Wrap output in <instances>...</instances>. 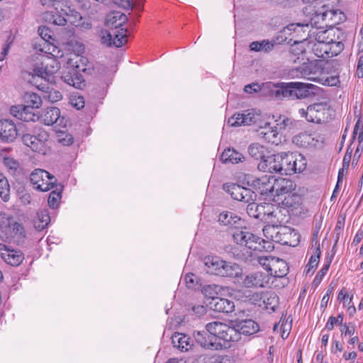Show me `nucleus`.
Returning a JSON list of instances; mask_svg holds the SVG:
<instances>
[{"label":"nucleus","instance_id":"nucleus-1","mask_svg":"<svg viewBox=\"0 0 363 363\" xmlns=\"http://www.w3.org/2000/svg\"><path fill=\"white\" fill-rule=\"evenodd\" d=\"M206 329L216 336L217 342H220V349L229 348L231 347V342L240 340V333L236 327H230L222 322L208 323L206 325Z\"/></svg>","mask_w":363,"mask_h":363},{"label":"nucleus","instance_id":"nucleus-2","mask_svg":"<svg viewBox=\"0 0 363 363\" xmlns=\"http://www.w3.org/2000/svg\"><path fill=\"white\" fill-rule=\"evenodd\" d=\"M311 32L310 24L305 20L303 23H291L284 28L279 38L284 41L289 40V43L291 41L306 42L308 38H311Z\"/></svg>","mask_w":363,"mask_h":363},{"label":"nucleus","instance_id":"nucleus-3","mask_svg":"<svg viewBox=\"0 0 363 363\" xmlns=\"http://www.w3.org/2000/svg\"><path fill=\"white\" fill-rule=\"evenodd\" d=\"M315 86L303 82L285 83V98L291 99H305L311 94H315Z\"/></svg>","mask_w":363,"mask_h":363},{"label":"nucleus","instance_id":"nucleus-4","mask_svg":"<svg viewBox=\"0 0 363 363\" xmlns=\"http://www.w3.org/2000/svg\"><path fill=\"white\" fill-rule=\"evenodd\" d=\"M60 65L57 60L47 57L40 66L36 67L34 69V74L42 79L52 84L55 82V74L60 69Z\"/></svg>","mask_w":363,"mask_h":363},{"label":"nucleus","instance_id":"nucleus-5","mask_svg":"<svg viewBox=\"0 0 363 363\" xmlns=\"http://www.w3.org/2000/svg\"><path fill=\"white\" fill-rule=\"evenodd\" d=\"M306 59L308 62L302 63L294 70L295 75L313 82L320 81L318 75L322 72V68L319 62L316 60H310L309 57Z\"/></svg>","mask_w":363,"mask_h":363},{"label":"nucleus","instance_id":"nucleus-6","mask_svg":"<svg viewBox=\"0 0 363 363\" xmlns=\"http://www.w3.org/2000/svg\"><path fill=\"white\" fill-rule=\"evenodd\" d=\"M30 182L35 189L41 191H47L54 187L56 179L45 170L35 169L30 177Z\"/></svg>","mask_w":363,"mask_h":363},{"label":"nucleus","instance_id":"nucleus-7","mask_svg":"<svg viewBox=\"0 0 363 363\" xmlns=\"http://www.w3.org/2000/svg\"><path fill=\"white\" fill-rule=\"evenodd\" d=\"M328 111L326 104L318 103L308 106L306 109L300 108L298 113L308 122L320 123L327 119L325 113Z\"/></svg>","mask_w":363,"mask_h":363},{"label":"nucleus","instance_id":"nucleus-8","mask_svg":"<svg viewBox=\"0 0 363 363\" xmlns=\"http://www.w3.org/2000/svg\"><path fill=\"white\" fill-rule=\"evenodd\" d=\"M27 105L24 106L18 115H15L19 119L24 121H35V115L30 111V108H38L42 104V99L39 95L33 92H27L24 96Z\"/></svg>","mask_w":363,"mask_h":363},{"label":"nucleus","instance_id":"nucleus-9","mask_svg":"<svg viewBox=\"0 0 363 363\" xmlns=\"http://www.w3.org/2000/svg\"><path fill=\"white\" fill-rule=\"evenodd\" d=\"M343 49L344 44L342 42L333 44L315 42L311 47L312 52L316 57L324 59L337 55Z\"/></svg>","mask_w":363,"mask_h":363},{"label":"nucleus","instance_id":"nucleus-10","mask_svg":"<svg viewBox=\"0 0 363 363\" xmlns=\"http://www.w3.org/2000/svg\"><path fill=\"white\" fill-rule=\"evenodd\" d=\"M223 189L228 192L233 199L244 203L245 201H255L257 199V194L255 191L237 184H223Z\"/></svg>","mask_w":363,"mask_h":363},{"label":"nucleus","instance_id":"nucleus-11","mask_svg":"<svg viewBox=\"0 0 363 363\" xmlns=\"http://www.w3.org/2000/svg\"><path fill=\"white\" fill-rule=\"evenodd\" d=\"M0 256L6 263L13 267L19 266L24 259L21 250L4 244H0Z\"/></svg>","mask_w":363,"mask_h":363},{"label":"nucleus","instance_id":"nucleus-12","mask_svg":"<svg viewBox=\"0 0 363 363\" xmlns=\"http://www.w3.org/2000/svg\"><path fill=\"white\" fill-rule=\"evenodd\" d=\"M37 118L46 125L65 126V118L61 116L60 110L57 107H49L44 109L40 116H37Z\"/></svg>","mask_w":363,"mask_h":363},{"label":"nucleus","instance_id":"nucleus-13","mask_svg":"<svg viewBox=\"0 0 363 363\" xmlns=\"http://www.w3.org/2000/svg\"><path fill=\"white\" fill-rule=\"evenodd\" d=\"M274 177L273 176L264 175L248 182V183H250L251 186L261 195L272 196L274 194Z\"/></svg>","mask_w":363,"mask_h":363},{"label":"nucleus","instance_id":"nucleus-14","mask_svg":"<svg viewBox=\"0 0 363 363\" xmlns=\"http://www.w3.org/2000/svg\"><path fill=\"white\" fill-rule=\"evenodd\" d=\"M277 237L275 238V242L284 245L296 246L298 242L299 235L296 231L286 225H280Z\"/></svg>","mask_w":363,"mask_h":363},{"label":"nucleus","instance_id":"nucleus-15","mask_svg":"<svg viewBox=\"0 0 363 363\" xmlns=\"http://www.w3.org/2000/svg\"><path fill=\"white\" fill-rule=\"evenodd\" d=\"M260 92L266 97H272L277 99L285 98V82L274 83L267 82L261 84Z\"/></svg>","mask_w":363,"mask_h":363},{"label":"nucleus","instance_id":"nucleus-16","mask_svg":"<svg viewBox=\"0 0 363 363\" xmlns=\"http://www.w3.org/2000/svg\"><path fill=\"white\" fill-rule=\"evenodd\" d=\"M269 274L264 272H255L248 274L243 279L246 287H266L269 283Z\"/></svg>","mask_w":363,"mask_h":363},{"label":"nucleus","instance_id":"nucleus-17","mask_svg":"<svg viewBox=\"0 0 363 363\" xmlns=\"http://www.w3.org/2000/svg\"><path fill=\"white\" fill-rule=\"evenodd\" d=\"M194 337L196 342L203 348L220 350V342H217L216 336L209 333L206 329V330L195 332Z\"/></svg>","mask_w":363,"mask_h":363},{"label":"nucleus","instance_id":"nucleus-18","mask_svg":"<svg viewBox=\"0 0 363 363\" xmlns=\"http://www.w3.org/2000/svg\"><path fill=\"white\" fill-rule=\"evenodd\" d=\"M320 134L313 133H301L293 138V142L303 147H315L321 140Z\"/></svg>","mask_w":363,"mask_h":363},{"label":"nucleus","instance_id":"nucleus-19","mask_svg":"<svg viewBox=\"0 0 363 363\" xmlns=\"http://www.w3.org/2000/svg\"><path fill=\"white\" fill-rule=\"evenodd\" d=\"M18 135L16 126L9 120L0 121V139L5 142L13 141Z\"/></svg>","mask_w":363,"mask_h":363},{"label":"nucleus","instance_id":"nucleus-20","mask_svg":"<svg viewBox=\"0 0 363 363\" xmlns=\"http://www.w3.org/2000/svg\"><path fill=\"white\" fill-rule=\"evenodd\" d=\"M255 121L256 117L254 112L247 110L243 113L234 114L228 119V123L230 126L238 127L250 125L252 123H255Z\"/></svg>","mask_w":363,"mask_h":363},{"label":"nucleus","instance_id":"nucleus-21","mask_svg":"<svg viewBox=\"0 0 363 363\" xmlns=\"http://www.w3.org/2000/svg\"><path fill=\"white\" fill-rule=\"evenodd\" d=\"M211 308L219 313H229L234 311V302L224 298L211 296L209 302Z\"/></svg>","mask_w":363,"mask_h":363},{"label":"nucleus","instance_id":"nucleus-22","mask_svg":"<svg viewBox=\"0 0 363 363\" xmlns=\"http://www.w3.org/2000/svg\"><path fill=\"white\" fill-rule=\"evenodd\" d=\"M273 195L272 196H280L292 192L295 189V184L291 179L278 178L274 179Z\"/></svg>","mask_w":363,"mask_h":363},{"label":"nucleus","instance_id":"nucleus-23","mask_svg":"<svg viewBox=\"0 0 363 363\" xmlns=\"http://www.w3.org/2000/svg\"><path fill=\"white\" fill-rule=\"evenodd\" d=\"M81 73L67 67V71L63 73L62 78L67 84L77 89H82L85 85V81Z\"/></svg>","mask_w":363,"mask_h":363},{"label":"nucleus","instance_id":"nucleus-24","mask_svg":"<svg viewBox=\"0 0 363 363\" xmlns=\"http://www.w3.org/2000/svg\"><path fill=\"white\" fill-rule=\"evenodd\" d=\"M310 39H314L315 42L327 43L328 44L337 43L335 39V30L333 28L329 29H312Z\"/></svg>","mask_w":363,"mask_h":363},{"label":"nucleus","instance_id":"nucleus-25","mask_svg":"<svg viewBox=\"0 0 363 363\" xmlns=\"http://www.w3.org/2000/svg\"><path fill=\"white\" fill-rule=\"evenodd\" d=\"M279 155H269L264 160H261L257 168L259 171L269 173H279Z\"/></svg>","mask_w":363,"mask_h":363},{"label":"nucleus","instance_id":"nucleus-26","mask_svg":"<svg viewBox=\"0 0 363 363\" xmlns=\"http://www.w3.org/2000/svg\"><path fill=\"white\" fill-rule=\"evenodd\" d=\"M243 246L255 251H270L274 249L272 242L261 239L255 235H254V238L247 239Z\"/></svg>","mask_w":363,"mask_h":363},{"label":"nucleus","instance_id":"nucleus-27","mask_svg":"<svg viewBox=\"0 0 363 363\" xmlns=\"http://www.w3.org/2000/svg\"><path fill=\"white\" fill-rule=\"evenodd\" d=\"M289 216V211L286 208L277 206L271 216L266 218L265 223L274 225H282L288 221Z\"/></svg>","mask_w":363,"mask_h":363},{"label":"nucleus","instance_id":"nucleus-28","mask_svg":"<svg viewBox=\"0 0 363 363\" xmlns=\"http://www.w3.org/2000/svg\"><path fill=\"white\" fill-rule=\"evenodd\" d=\"M324 26L333 28V26L339 24L345 18V14L340 10H328L323 8Z\"/></svg>","mask_w":363,"mask_h":363},{"label":"nucleus","instance_id":"nucleus-29","mask_svg":"<svg viewBox=\"0 0 363 363\" xmlns=\"http://www.w3.org/2000/svg\"><path fill=\"white\" fill-rule=\"evenodd\" d=\"M236 330L240 333L245 335H252L259 330V325L257 323L252 319H245L240 321L236 324Z\"/></svg>","mask_w":363,"mask_h":363},{"label":"nucleus","instance_id":"nucleus-30","mask_svg":"<svg viewBox=\"0 0 363 363\" xmlns=\"http://www.w3.org/2000/svg\"><path fill=\"white\" fill-rule=\"evenodd\" d=\"M219 272H220V277H239L242 275V269L240 266L236 263L223 260L222 268Z\"/></svg>","mask_w":363,"mask_h":363},{"label":"nucleus","instance_id":"nucleus-31","mask_svg":"<svg viewBox=\"0 0 363 363\" xmlns=\"http://www.w3.org/2000/svg\"><path fill=\"white\" fill-rule=\"evenodd\" d=\"M293 42L289 50L290 60L294 62L299 60H303L305 57H307L306 56V45L307 43L303 41Z\"/></svg>","mask_w":363,"mask_h":363},{"label":"nucleus","instance_id":"nucleus-32","mask_svg":"<svg viewBox=\"0 0 363 363\" xmlns=\"http://www.w3.org/2000/svg\"><path fill=\"white\" fill-rule=\"evenodd\" d=\"M272 261V269L269 274V277L272 276L276 277H284L286 276L289 272V267L287 263L278 257H275L274 259H271Z\"/></svg>","mask_w":363,"mask_h":363},{"label":"nucleus","instance_id":"nucleus-33","mask_svg":"<svg viewBox=\"0 0 363 363\" xmlns=\"http://www.w3.org/2000/svg\"><path fill=\"white\" fill-rule=\"evenodd\" d=\"M172 342L174 347L182 352L188 351L193 345L191 338L188 335L179 333H175L172 336Z\"/></svg>","mask_w":363,"mask_h":363},{"label":"nucleus","instance_id":"nucleus-34","mask_svg":"<svg viewBox=\"0 0 363 363\" xmlns=\"http://www.w3.org/2000/svg\"><path fill=\"white\" fill-rule=\"evenodd\" d=\"M223 260L220 257L207 256L204 258V264L206 267L207 273L220 276L219 272L222 268Z\"/></svg>","mask_w":363,"mask_h":363},{"label":"nucleus","instance_id":"nucleus-35","mask_svg":"<svg viewBox=\"0 0 363 363\" xmlns=\"http://www.w3.org/2000/svg\"><path fill=\"white\" fill-rule=\"evenodd\" d=\"M306 17L308 18V20L307 21V23L310 24L311 29H323L325 28V26H324V21H323V11H317L315 9H314L313 11H311V13L309 14L306 13V14H304Z\"/></svg>","mask_w":363,"mask_h":363},{"label":"nucleus","instance_id":"nucleus-36","mask_svg":"<svg viewBox=\"0 0 363 363\" xmlns=\"http://www.w3.org/2000/svg\"><path fill=\"white\" fill-rule=\"evenodd\" d=\"M45 18L49 23L57 26H65L67 23H72L70 18H65L64 12L60 9L56 12L49 11L45 14Z\"/></svg>","mask_w":363,"mask_h":363},{"label":"nucleus","instance_id":"nucleus-37","mask_svg":"<svg viewBox=\"0 0 363 363\" xmlns=\"http://www.w3.org/2000/svg\"><path fill=\"white\" fill-rule=\"evenodd\" d=\"M218 221L224 225L236 229L241 223V219L232 212L223 211L219 214Z\"/></svg>","mask_w":363,"mask_h":363},{"label":"nucleus","instance_id":"nucleus-38","mask_svg":"<svg viewBox=\"0 0 363 363\" xmlns=\"http://www.w3.org/2000/svg\"><path fill=\"white\" fill-rule=\"evenodd\" d=\"M248 152L251 157L256 160H260V161L264 160L270 154L269 148L259 143L251 144L248 147Z\"/></svg>","mask_w":363,"mask_h":363},{"label":"nucleus","instance_id":"nucleus-39","mask_svg":"<svg viewBox=\"0 0 363 363\" xmlns=\"http://www.w3.org/2000/svg\"><path fill=\"white\" fill-rule=\"evenodd\" d=\"M38 33L44 41L43 48L40 49L41 51L52 54L55 50V47L49 43L50 40H52V31L46 26H40L38 28Z\"/></svg>","mask_w":363,"mask_h":363},{"label":"nucleus","instance_id":"nucleus-40","mask_svg":"<svg viewBox=\"0 0 363 363\" xmlns=\"http://www.w3.org/2000/svg\"><path fill=\"white\" fill-rule=\"evenodd\" d=\"M88 60L84 56L74 55L69 58L67 65L70 68L80 72H85L87 69Z\"/></svg>","mask_w":363,"mask_h":363},{"label":"nucleus","instance_id":"nucleus-41","mask_svg":"<svg viewBox=\"0 0 363 363\" xmlns=\"http://www.w3.org/2000/svg\"><path fill=\"white\" fill-rule=\"evenodd\" d=\"M244 157L242 155L234 149H225L220 156V160L223 163L237 164L242 161Z\"/></svg>","mask_w":363,"mask_h":363},{"label":"nucleus","instance_id":"nucleus-42","mask_svg":"<svg viewBox=\"0 0 363 363\" xmlns=\"http://www.w3.org/2000/svg\"><path fill=\"white\" fill-rule=\"evenodd\" d=\"M259 135L268 143L277 145L279 142L277 127L265 126L259 130Z\"/></svg>","mask_w":363,"mask_h":363},{"label":"nucleus","instance_id":"nucleus-43","mask_svg":"<svg viewBox=\"0 0 363 363\" xmlns=\"http://www.w3.org/2000/svg\"><path fill=\"white\" fill-rule=\"evenodd\" d=\"M274 45V40H263L261 41H253L250 44V50L251 51L267 53L273 50Z\"/></svg>","mask_w":363,"mask_h":363},{"label":"nucleus","instance_id":"nucleus-44","mask_svg":"<svg viewBox=\"0 0 363 363\" xmlns=\"http://www.w3.org/2000/svg\"><path fill=\"white\" fill-rule=\"evenodd\" d=\"M277 155H279V174L286 175L290 174L291 167L289 166H287V162H294V153L281 152L279 154H277Z\"/></svg>","mask_w":363,"mask_h":363},{"label":"nucleus","instance_id":"nucleus-45","mask_svg":"<svg viewBox=\"0 0 363 363\" xmlns=\"http://www.w3.org/2000/svg\"><path fill=\"white\" fill-rule=\"evenodd\" d=\"M113 45L120 48L128 41L127 30L123 28H118L112 30Z\"/></svg>","mask_w":363,"mask_h":363},{"label":"nucleus","instance_id":"nucleus-46","mask_svg":"<svg viewBox=\"0 0 363 363\" xmlns=\"http://www.w3.org/2000/svg\"><path fill=\"white\" fill-rule=\"evenodd\" d=\"M127 20L128 18L124 13L119 11H114L108 16L106 21L109 26L118 28L122 26Z\"/></svg>","mask_w":363,"mask_h":363},{"label":"nucleus","instance_id":"nucleus-47","mask_svg":"<svg viewBox=\"0 0 363 363\" xmlns=\"http://www.w3.org/2000/svg\"><path fill=\"white\" fill-rule=\"evenodd\" d=\"M234 241L240 245H244L247 239L254 238V234L247 230V228L237 229L232 233Z\"/></svg>","mask_w":363,"mask_h":363},{"label":"nucleus","instance_id":"nucleus-48","mask_svg":"<svg viewBox=\"0 0 363 363\" xmlns=\"http://www.w3.org/2000/svg\"><path fill=\"white\" fill-rule=\"evenodd\" d=\"M9 228L11 232L12 236L18 242L23 241L26 238V233L21 223L11 222Z\"/></svg>","mask_w":363,"mask_h":363},{"label":"nucleus","instance_id":"nucleus-49","mask_svg":"<svg viewBox=\"0 0 363 363\" xmlns=\"http://www.w3.org/2000/svg\"><path fill=\"white\" fill-rule=\"evenodd\" d=\"M22 141L26 146L30 147L33 151L44 153L43 150L40 146V143L35 138V135L28 133L24 134L22 136Z\"/></svg>","mask_w":363,"mask_h":363},{"label":"nucleus","instance_id":"nucleus-50","mask_svg":"<svg viewBox=\"0 0 363 363\" xmlns=\"http://www.w3.org/2000/svg\"><path fill=\"white\" fill-rule=\"evenodd\" d=\"M10 196V186L8 179L0 172V197L4 201H7Z\"/></svg>","mask_w":363,"mask_h":363},{"label":"nucleus","instance_id":"nucleus-51","mask_svg":"<svg viewBox=\"0 0 363 363\" xmlns=\"http://www.w3.org/2000/svg\"><path fill=\"white\" fill-rule=\"evenodd\" d=\"M280 225H274L269 224L265 225L262 230L263 234L266 239H267V241L269 242H275V238L277 237Z\"/></svg>","mask_w":363,"mask_h":363},{"label":"nucleus","instance_id":"nucleus-52","mask_svg":"<svg viewBox=\"0 0 363 363\" xmlns=\"http://www.w3.org/2000/svg\"><path fill=\"white\" fill-rule=\"evenodd\" d=\"M294 173L303 172L307 165L306 158L301 154L294 153Z\"/></svg>","mask_w":363,"mask_h":363},{"label":"nucleus","instance_id":"nucleus-53","mask_svg":"<svg viewBox=\"0 0 363 363\" xmlns=\"http://www.w3.org/2000/svg\"><path fill=\"white\" fill-rule=\"evenodd\" d=\"M61 191L62 187L60 186V188L57 187L55 190H53L52 191L50 192L48 199V203L50 207L52 208L58 207L60 204V201L62 197Z\"/></svg>","mask_w":363,"mask_h":363},{"label":"nucleus","instance_id":"nucleus-54","mask_svg":"<svg viewBox=\"0 0 363 363\" xmlns=\"http://www.w3.org/2000/svg\"><path fill=\"white\" fill-rule=\"evenodd\" d=\"M65 8H63V12L65 15V18H70L73 21L72 23H69L72 25L78 26L82 20V16L79 13L72 11L69 7L64 6Z\"/></svg>","mask_w":363,"mask_h":363},{"label":"nucleus","instance_id":"nucleus-55","mask_svg":"<svg viewBox=\"0 0 363 363\" xmlns=\"http://www.w3.org/2000/svg\"><path fill=\"white\" fill-rule=\"evenodd\" d=\"M320 256V250L319 245L316 247L315 255H312L306 265V272L309 273L315 269L319 263V259Z\"/></svg>","mask_w":363,"mask_h":363},{"label":"nucleus","instance_id":"nucleus-56","mask_svg":"<svg viewBox=\"0 0 363 363\" xmlns=\"http://www.w3.org/2000/svg\"><path fill=\"white\" fill-rule=\"evenodd\" d=\"M42 5L47 7H53L55 11L60 9L63 11V6H65V0H40Z\"/></svg>","mask_w":363,"mask_h":363},{"label":"nucleus","instance_id":"nucleus-57","mask_svg":"<svg viewBox=\"0 0 363 363\" xmlns=\"http://www.w3.org/2000/svg\"><path fill=\"white\" fill-rule=\"evenodd\" d=\"M271 259H274V257L268 255V256H260L258 257V262L260 265H262L266 270V273H270L272 269V261Z\"/></svg>","mask_w":363,"mask_h":363},{"label":"nucleus","instance_id":"nucleus-58","mask_svg":"<svg viewBox=\"0 0 363 363\" xmlns=\"http://www.w3.org/2000/svg\"><path fill=\"white\" fill-rule=\"evenodd\" d=\"M38 217L41 224H39L38 228L40 229H44L50 223V218L48 212L46 210H43L38 213Z\"/></svg>","mask_w":363,"mask_h":363},{"label":"nucleus","instance_id":"nucleus-59","mask_svg":"<svg viewBox=\"0 0 363 363\" xmlns=\"http://www.w3.org/2000/svg\"><path fill=\"white\" fill-rule=\"evenodd\" d=\"M302 1L306 4V6L303 8V14H306V13L310 14L319 4V0H302Z\"/></svg>","mask_w":363,"mask_h":363},{"label":"nucleus","instance_id":"nucleus-60","mask_svg":"<svg viewBox=\"0 0 363 363\" xmlns=\"http://www.w3.org/2000/svg\"><path fill=\"white\" fill-rule=\"evenodd\" d=\"M245 203H248L246 211L249 216L257 218L259 204L256 203L255 201H245Z\"/></svg>","mask_w":363,"mask_h":363},{"label":"nucleus","instance_id":"nucleus-61","mask_svg":"<svg viewBox=\"0 0 363 363\" xmlns=\"http://www.w3.org/2000/svg\"><path fill=\"white\" fill-rule=\"evenodd\" d=\"M34 135L35 138L38 140V141L40 143V146L42 149L44 150L45 144L49 139V134L47 131L44 130H39V132Z\"/></svg>","mask_w":363,"mask_h":363},{"label":"nucleus","instance_id":"nucleus-62","mask_svg":"<svg viewBox=\"0 0 363 363\" xmlns=\"http://www.w3.org/2000/svg\"><path fill=\"white\" fill-rule=\"evenodd\" d=\"M46 97L52 103H55L60 101L62 99V95L60 91L55 89H51L50 91H47Z\"/></svg>","mask_w":363,"mask_h":363},{"label":"nucleus","instance_id":"nucleus-63","mask_svg":"<svg viewBox=\"0 0 363 363\" xmlns=\"http://www.w3.org/2000/svg\"><path fill=\"white\" fill-rule=\"evenodd\" d=\"M58 140L63 145H70L74 143V138L69 133H62V135H59Z\"/></svg>","mask_w":363,"mask_h":363},{"label":"nucleus","instance_id":"nucleus-64","mask_svg":"<svg viewBox=\"0 0 363 363\" xmlns=\"http://www.w3.org/2000/svg\"><path fill=\"white\" fill-rule=\"evenodd\" d=\"M11 222L10 216L5 213L0 212V230L3 231L4 228L9 227Z\"/></svg>","mask_w":363,"mask_h":363}]
</instances>
